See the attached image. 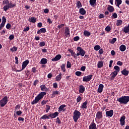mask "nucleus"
<instances>
[{
    "label": "nucleus",
    "instance_id": "f704fd0d",
    "mask_svg": "<svg viewBox=\"0 0 129 129\" xmlns=\"http://www.w3.org/2000/svg\"><path fill=\"white\" fill-rule=\"evenodd\" d=\"M60 94V92L59 91H55L52 92L51 96H52V97H55V96L56 95H59Z\"/></svg>",
    "mask_w": 129,
    "mask_h": 129
},
{
    "label": "nucleus",
    "instance_id": "864d4df0",
    "mask_svg": "<svg viewBox=\"0 0 129 129\" xmlns=\"http://www.w3.org/2000/svg\"><path fill=\"white\" fill-rule=\"evenodd\" d=\"M45 45H46V43H45V42H44V41L41 42L39 43V46H40V47L44 46Z\"/></svg>",
    "mask_w": 129,
    "mask_h": 129
},
{
    "label": "nucleus",
    "instance_id": "2f4dec72",
    "mask_svg": "<svg viewBox=\"0 0 129 129\" xmlns=\"http://www.w3.org/2000/svg\"><path fill=\"white\" fill-rule=\"evenodd\" d=\"M46 32V30L45 28H41L37 31V34H40L42 33H45Z\"/></svg>",
    "mask_w": 129,
    "mask_h": 129
},
{
    "label": "nucleus",
    "instance_id": "de8ad7c7",
    "mask_svg": "<svg viewBox=\"0 0 129 129\" xmlns=\"http://www.w3.org/2000/svg\"><path fill=\"white\" fill-rule=\"evenodd\" d=\"M9 3L10 2H9V0H4V1H3V5L8 6L9 5Z\"/></svg>",
    "mask_w": 129,
    "mask_h": 129
},
{
    "label": "nucleus",
    "instance_id": "a211bd4d",
    "mask_svg": "<svg viewBox=\"0 0 129 129\" xmlns=\"http://www.w3.org/2000/svg\"><path fill=\"white\" fill-rule=\"evenodd\" d=\"M103 117L102 112L98 111L96 113V118L97 119H101Z\"/></svg>",
    "mask_w": 129,
    "mask_h": 129
},
{
    "label": "nucleus",
    "instance_id": "393cba45",
    "mask_svg": "<svg viewBox=\"0 0 129 129\" xmlns=\"http://www.w3.org/2000/svg\"><path fill=\"white\" fill-rule=\"evenodd\" d=\"M66 107V105L64 104L61 105L58 108V112H61L62 110L63 111H66V109H64Z\"/></svg>",
    "mask_w": 129,
    "mask_h": 129
},
{
    "label": "nucleus",
    "instance_id": "6e6d98bb",
    "mask_svg": "<svg viewBox=\"0 0 129 129\" xmlns=\"http://www.w3.org/2000/svg\"><path fill=\"white\" fill-rule=\"evenodd\" d=\"M55 122L58 123V124H61V121L60 120L59 117L56 118V120Z\"/></svg>",
    "mask_w": 129,
    "mask_h": 129
},
{
    "label": "nucleus",
    "instance_id": "f3484780",
    "mask_svg": "<svg viewBox=\"0 0 129 129\" xmlns=\"http://www.w3.org/2000/svg\"><path fill=\"white\" fill-rule=\"evenodd\" d=\"M122 0H115V6L120 8V5L122 4Z\"/></svg>",
    "mask_w": 129,
    "mask_h": 129
},
{
    "label": "nucleus",
    "instance_id": "4468645a",
    "mask_svg": "<svg viewBox=\"0 0 129 129\" xmlns=\"http://www.w3.org/2000/svg\"><path fill=\"white\" fill-rule=\"evenodd\" d=\"M64 35L67 37L70 36V29L69 27H66L64 31Z\"/></svg>",
    "mask_w": 129,
    "mask_h": 129
},
{
    "label": "nucleus",
    "instance_id": "bf43d9fd",
    "mask_svg": "<svg viewBox=\"0 0 129 129\" xmlns=\"http://www.w3.org/2000/svg\"><path fill=\"white\" fill-rule=\"evenodd\" d=\"M53 87L55 89L57 88L58 87V84L57 83H54L53 84Z\"/></svg>",
    "mask_w": 129,
    "mask_h": 129
},
{
    "label": "nucleus",
    "instance_id": "58836bf2",
    "mask_svg": "<svg viewBox=\"0 0 129 129\" xmlns=\"http://www.w3.org/2000/svg\"><path fill=\"white\" fill-rule=\"evenodd\" d=\"M123 23V21L121 20H118L117 21V22H116V26H121Z\"/></svg>",
    "mask_w": 129,
    "mask_h": 129
},
{
    "label": "nucleus",
    "instance_id": "774afa93",
    "mask_svg": "<svg viewBox=\"0 0 129 129\" xmlns=\"http://www.w3.org/2000/svg\"><path fill=\"white\" fill-rule=\"evenodd\" d=\"M11 27V25L9 23L7 24V25H6V28H7V29H10Z\"/></svg>",
    "mask_w": 129,
    "mask_h": 129
},
{
    "label": "nucleus",
    "instance_id": "338daca9",
    "mask_svg": "<svg viewBox=\"0 0 129 129\" xmlns=\"http://www.w3.org/2000/svg\"><path fill=\"white\" fill-rule=\"evenodd\" d=\"M117 64L118 66H121L123 65V62H121V61H117Z\"/></svg>",
    "mask_w": 129,
    "mask_h": 129
},
{
    "label": "nucleus",
    "instance_id": "7ed1b4c3",
    "mask_svg": "<svg viewBox=\"0 0 129 129\" xmlns=\"http://www.w3.org/2000/svg\"><path fill=\"white\" fill-rule=\"evenodd\" d=\"M74 116H73V119L75 122H77L78 119L80 117L81 113L77 110H75L73 113Z\"/></svg>",
    "mask_w": 129,
    "mask_h": 129
},
{
    "label": "nucleus",
    "instance_id": "f8f14e48",
    "mask_svg": "<svg viewBox=\"0 0 129 129\" xmlns=\"http://www.w3.org/2000/svg\"><path fill=\"white\" fill-rule=\"evenodd\" d=\"M61 55H60V54H58V55H56L54 58H52L51 59V60L52 61H58L59 60H60L61 58Z\"/></svg>",
    "mask_w": 129,
    "mask_h": 129
},
{
    "label": "nucleus",
    "instance_id": "3c124183",
    "mask_svg": "<svg viewBox=\"0 0 129 129\" xmlns=\"http://www.w3.org/2000/svg\"><path fill=\"white\" fill-rule=\"evenodd\" d=\"M105 31H106V32H109L111 31V27H110L107 26V27L105 28Z\"/></svg>",
    "mask_w": 129,
    "mask_h": 129
},
{
    "label": "nucleus",
    "instance_id": "4d7b16f0",
    "mask_svg": "<svg viewBox=\"0 0 129 129\" xmlns=\"http://www.w3.org/2000/svg\"><path fill=\"white\" fill-rule=\"evenodd\" d=\"M80 38L79 36H76V37H75L73 39L75 41H78L80 40Z\"/></svg>",
    "mask_w": 129,
    "mask_h": 129
},
{
    "label": "nucleus",
    "instance_id": "cd10ccee",
    "mask_svg": "<svg viewBox=\"0 0 129 129\" xmlns=\"http://www.w3.org/2000/svg\"><path fill=\"white\" fill-rule=\"evenodd\" d=\"M97 0H90L89 3L91 6L95 7L96 5Z\"/></svg>",
    "mask_w": 129,
    "mask_h": 129
},
{
    "label": "nucleus",
    "instance_id": "dca6fc26",
    "mask_svg": "<svg viewBox=\"0 0 129 129\" xmlns=\"http://www.w3.org/2000/svg\"><path fill=\"white\" fill-rule=\"evenodd\" d=\"M104 85L103 84H100L98 87V89L97 90V92L99 93H101L103 92L104 89Z\"/></svg>",
    "mask_w": 129,
    "mask_h": 129
},
{
    "label": "nucleus",
    "instance_id": "13d9d810",
    "mask_svg": "<svg viewBox=\"0 0 129 129\" xmlns=\"http://www.w3.org/2000/svg\"><path fill=\"white\" fill-rule=\"evenodd\" d=\"M15 38V36L14 35H11L9 36V39L10 40H13Z\"/></svg>",
    "mask_w": 129,
    "mask_h": 129
},
{
    "label": "nucleus",
    "instance_id": "5fc2aeb1",
    "mask_svg": "<svg viewBox=\"0 0 129 129\" xmlns=\"http://www.w3.org/2000/svg\"><path fill=\"white\" fill-rule=\"evenodd\" d=\"M82 97H81L80 96H78V97L76 99L77 102L78 103L80 102L82 100Z\"/></svg>",
    "mask_w": 129,
    "mask_h": 129
},
{
    "label": "nucleus",
    "instance_id": "20e7f679",
    "mask_svg": "<svg viewBox=\"0 0 129 129\" xmlns=\"http://www.w3.org/2000/svg\"><path fill=\"white\" fill-rule=\"evenodd\" d=\"M16 6V4H13L12 2H9L8 5H5L4 7H3V9H4L5 11H7L9 9H12L15 8Z\"/></svg>",
    "mask_w": 129,
    "mask_h": 129
},
{
    "label": "nucleus",
    "instance_id": "0eeeda50",
    "mask_svg": "<svg viewBox=\"0 0 129 129\" xmlns=\"http://www.w3.org/2000/svg\"><path fill=\"white\" fill-rule=\"evenodd\" d=\"M93 77V75L85 76L83 78V82H88L89 81H90L92 80Z\"/></svg>",
    "mask_w": 129,
    "mask_h": 129
},
{
    "label": "nucleus",
    "instance_id": "c9c22d12",
    "mask_svg": "<svg viewBox=\"0 0 129 129\" xmlns=\"http://www.w3.org/2000/svg\"><path fill=\"white\" fill-rule=\"evenodd\" d=\"M29 22L35 23L36 22V19L34 17H31L30 19L28 20Z\"/></svg>",
    "mask_w": 129,
    "mask_h": 129
},
{
    "label": "nucleus",
    "instance_id": "7c9ffc66",
    "mask_svg": "<svg viewBox=\"0 0 129 129\" xmlns=\"http://www.w3.org/2000/svg\"><path fill=\"white\" fill-rule=\"evenodd\" d=\"M68 51L71 53V55L72 56H74L75 58H76V54L75 52H74L73 50H72L71 49H68Z\"/></svg>",
    "mask_w": 129,
    "mask_h": 129
},
{
    "label": "nucleus",
    "instance_id": "ea45409f",
    "mask_svg": "<svg viewBox=\"0 0 129 129\" xmlns=\"http://www.w3.org/2000/svg\"><path fill=\"white\" fill-rule=\"evenodd\" d=\"M49 117L50 116L49 115H47V114H45L43 115L42 117H41L40 119H49Z\"/></svg>",
    "mask_w": 129,
    "mask_h": 129
},
{
    "label": "nucleus",
    "instance_id": "b1692460",
    "mask_svg": "<svg viewBox=\"0 0 129 129\" xmlns=\"http://www.w3.org/2000/svg\"><path fill=\"white\" fill-rule=\"evenodd\" d=\"M87 104H88V101L87 100H86L82 104V106H81V108L82 109H87V107H88V106H87Z\"/></svg>",
    "mask_w": 129,
    "mask_h": 129
},
{
    "label": "nucleus",
    "instance_id": "09e8293b",
    "mask_svg": "<svg viewBox=\"0 0 129 129\" xmlns=\"http://www.w3.org/2000/svg\"><path fill=\"white\" fill-rule=\"evenodd\" d=\"M72 67V64L70 61H68L67 64V68H71Z\"/></svg>",
    "mask_w": 129,
    "mask_h": 129
},
{
    "label": "nucleus",
    "instance_id": "f257e3e1",
    "mask_svg": "<svg viewBox=\"0 0 129 129\" xmlns=\"http://www.w3.org/2000/svg\"><path fill=\"white\" fill-rule=\"evenodd\" d=\"M46 93L45 92H41L36 97H35L34 100L31 102V104L34 105L38 103L44 96L46 95Z\"/></svg>",
    "mask_w": 129,
    "mask_h": 129
},
{
    "label": "nucleus",
    "instance_id": "aec40b11",
    "mask_svg": "<svg viewBox=\"0 0 129 129\" xmlns=\"http://www.w3.org/2000/svg\"><path fill=\"white\" fill-rule=\"evenodd\" d=\"M79 13L84 16V15H85L86 14V11L85 10V9H84V8H80L79 9Z\"/></svg>",
    "mask_w": 129,
    "mask_h": 129
},
{
    "label": "nucleus",
    "instance_id": "39448f33",
    "mask_svg": "<svg viewBox=\"0 0 129 129\" xmlns=\"http://www.w3.org/2000/svg\"><path fill=\"white\" fill-rule=\"evenodd\" d=\"M8 102V98L7 96L4 97L3 99L0 100V106L1 107H4Z\"/></svg>",
    "mask_w": 129,
    "mask_h": 129
},
{
    "label": "nucleus",
    "instance_id": "49530a36",
    "mask_svg": "<svg viewBox=\"0 0 129 129\" xmlns=\"http://www.w3.org/2000/svg\"><path fill=\"white\" fill-rule=\"evenodd\" d=\"M50 110V106L48 105H46V112L47 113L49 112V111Z\"/></svg>",
    "mask_w": 129,
    "mask_h": 129
},
{
    "label": "nucleus",
    "instance_id": "1a4fd4ad",
    "mask_svg": "<svg viewBox=\"0 0 129 129\" xmlns=\"http://www.w3.org/2000/svg\"><path fill=\"white\" fill-rule=\"evenodd\" d=\"M114 114V111L113 110L111 109L109 111H106V117H111L113 116Z\"/></svg>",
    "mask_w": 129,
    "mask_h": 129
},
{
    "label": "nucleus",
    "instance_id": "c756f323",
    "mask_svg": "<svg viewBox=\"0 0 129 129\" xmlns=\"http://www.w3.org/2000/svg\"><path fill=\"white\" fill-rule=\"evenodd\" d=\"M22 114V111H20V110L17 111H16V114L14 113L13 116H14V118H17V115L20 116Z\"/></svg>",
    "mask_w": 129,
    "mask_h": 129
},
{
    "label": "nucleus",
    "instance_id": "412c9836",
    "mask_svg": "<svg viewBox=\"0 0 129 129\" xmlns=\"http://www.w3.org/2000/svg\"><path fill=\"white\" fill-rule=\"evenodd\" d=\"M107 10L109 12V13H112L114 11L115 9L113 6H111V5H108Z\"/></svg>",
    "mask_w": 129,
    "mask_h": 129
},
{
    "label": "nucleus",
    "instance_id": "e433bc0d",
    "mask_svg": "<svg viewBox=\"0 0 129 129\" xmlns=\"http://www.w3.org/2000/svg\"><path fill=\"white\" fill-rule=\"evenodd\" d=\"M76 6L78 9H80V8L82 7V4L80 1H77L76 3Z\"/></svg>",
    "mask_w": 129,
    "mask_h": 129
},
{
    "label": "nucleus",
    "instance_id": "6ab92c4d",
    "mask_svg": "<svg viewBox=\"0 0 129 129\" xmlns=\"http://www.w3.org/2000/svg\"><path fill=\"white\" fill-rule=\"evenodd\" d=\"M117 75L118 73L115 71H114L113 72L111 73V74H110V75L111 76V80H113Z\"/></svg>",
    "mask_w": 129,
    "mask_h": 129
},
{
    "label": "nucleus",
    "instance_id": "0e129e2a",
    "mask_svg": "<svg viewBox=\"0 0 129 129\" xmlns=\"http://www.w3.org/2000/svg\"><path fill=\"white\" fill-rule=\"evenodd\" d=\"M38 82H39V80H36L34 81V82H33V85H34V86H36L37 84L38 83Z\"/></svg>",
    "mask_w": 129,
    "mask_h": 129
},
{
    "label": "nucleus",
    "instance_id": "6e6552de",
    "mask_svg": "<svg viewBox=\"0 0 129 129\" xmlns=\"http://www.w3.org/2000/svg\"><path fill=\"white\" fill-rule=\"evenodd\" d=\"M77 50H78V51L79 52L80 55H81L82 56H84L86 54L85 51L82 48V47H78Z\"/></svg>",
    "mask_w": 129,
    "mask_h": 129
},
{
    "label": "nucleus",
    "instance_id": "9d476101",
    "mask_svg": "<svg viewBox=\"0 0 129 129\" xmlns=\"http://www.w3.org/2000/svg\"><path fill=\"white\" fill-rule=\"evenodd\" d=\"M125 119H126V117L125 116H124L123 115L122 116H121L120 117V124L121 125V126H123L125 125Z\"/></svg>",
    "mask_w": 129,
    "mask_h": 129
},
{
    "label": "nucleus",
    "instance_id": "72a5a7b5",
    "mask_svg": "<svg viewBox=\"0 0 129 129\" xmlns=\"http://www.w3.org/2000/svg\"><path fill=\"white\" fill-rule=\"evenodd\" d=\"M66 64H62L60 66L61 70L63 72H66Z\"/></svg>",
    "mask_w": 129,
    "mask_h": 129
},
{
    "label": "nucleus",
    "instance_id": "473e14b6",
    "mask_svg": "<svg viewBox=\"0 0 129 129\" xmlns=\"http://www.w3.org/2000/svg\"><path fill=\"white\" fill-rule=\"evenodd\" d=\"M126 47L125 45H121L120 47H119V50L122 51V52H124V51L126 50Z\"/></svg>",
    "mask_w": 129,
    "mask_h": 129
},
{
    "label": "nucleus",
    "instance_id": "052dcab7",
    "mask_svg": "<svg viewBox=\"0 0 129 129\" xmlns=\"http://www.w3.org/2000/svg\"><path fill=\"white\" fill-rule=\"evenodd\" d=\"M63 26H64V24H62L61 25H58L57 26V28L60 29V28H62Z\"/></svg>",
    "mask_w": 129,
    "mask_h": 129
},
{
    "label": "nucleus",
    "instance_id": "f03ea898",
    "mask_svg": "<svg viewBox=\"0 0 129 129\" xmlns=\"http://www.w3.org/2000/svg\"><path fill=\"white\" fill-rule=\"evenodd\" d=\"M117 101L120 104H127L129 102V96H122L117 98Z\"/></svg>",
    "mask_w": 129,
    "mask_h": 129
},
{
    "label": "nucleus",
    "instance_id": "4be33fe9",
    "mask_svg": "<svg viewBox=\"0 0 129 129\" xmlns=\"http://www.w3.org/2000/svg\"><path fill=\"white\" fill-rule=\"evenodd\" d=\"M121 74L124 76H127L129 75V71L126 70V69H124L121 72Z\"/></svg>",
    "mask_w": 129,
    "mask_h": 129
},
{
    "label": "nucleus",
    "instance_id": "5701e85b",
    "mask_svg": "<svg viewBox=\"0 0 129 129\" xmlns=\"http://www.w3.org/2000/svg\"><path fill=\"white\" fill-rule=\"evenodd\" d=\"M85 91V87L83 85H80L79 86V92L80 93H83Z\"/></svg>",
    "mask_w": 129,
    "mask_h": 129
},
{
    "label": "nucleus",
    "instance_id": "79ce46f5",
    "mask_svg": "<svg viewBox=\"0 0 129 129\" xmlns=\"http://www.w3.org/2000/svg\"><path fill=\"white\" fill-rule=\"evenodd\" d=\"M100 49H101V46L99 45H96L94 47V49L95 51H98V50H100Z\"/></svg>",
    "mask_w": 129,
    "mask_h": 129
},
{
    "label": "nucleus",
    "instance_id": "ddd939ff",
    "mask_svg": "<svg viewBox=\"0 0 129 129\" xmlns=\"http://www.w3.org/2000/svg\"><path fill=\"white\" fill-rule=\"evenodd\" d=\"M59 113L58 112H55L53 113H51L49 115V116L51 117V118H54L56 116H58Z\"/></svg>",
    "mask_w": 129,
    "mask_h": 129
},
{
    "label": "nucleus",
    "instance_id": "8fccbe9b",
    "mask_svg": "<svg viewBox=\"0 0 129 129\" xmlns=\"http://www.w3.org/2000/svg\"><path fill=\"white\" fill-rule=\"evenodd\" d=\"M117 41V39L116 38H113L110 41V43L111 44H114Z\"/></svg>",
    "mask_w": 129,
    "mask_h": 129
},
{
    "label": "nucleus",
    "instance_id": "e2e57ef3",
    "mask_svg": "<svg viewBox=\"0 0 129 129\" xmlns=\"http://www.w3.org/2000/svg\"><path fill=\"white\" fill-rule=\"evenodd\" d=\"M118 17L117 14L116 13H114L112 16V17H113L114 19H116Z\"/></svg>",
    "mask_w": 129,
    "mask_h": 129
},
{
    "label": "nucleus",
    "instance_id": "2eb2a0df",
    "mask_svg": "<svg viewBox=\"0 0 129 129\" xmlns=\"http://www.w3.org/2000/svg\"><path fill=\"white\" fill-rule=\"evenodd\" d=\"M89 129H97L96 123L94 122H91L89 126Z\"/></svg>",
    "mask_w": 129,
    "mask_h": 129
},
{
    "label": "nucleus",
    "instance_id": "c03bdc74",
    "mask_svg": "<svg viewBox=\"0 0 129 129\" xmlns=\"http://www.w3.org/2000/svg\"><path fill=\"white\" fill-rule=\"evenodd\" d=\"M123 32L125 33H129V29L127 27H124Z\"/></svg>",
    "mask_w": 129,
    "mask_h": 129
},
{
    "label": "nucleus",
    "instance_id": "37998d69",
    "mask_svg": "<svg viewBox=\"0 0 129 129\" xmlns=\"http://www.w3.org/2000/svg\"><path fill=\"white\" fill-rule=\"evenodd\" d=\"M62 79V77L58 75L55 77V81H60Z\"/></svg>",
    "mask_w": 129,
    "mask_h": 129
},
{
    "label": "nucleus",
    "instance_id": "a878e982",
    "mask_svg": "<svg viewBox=\"0 0 129 129\" xmlns=\"http://www.w3.org/2000/svg\"><path fill=\"white\" fill-rule=\"evenodd\" d=\"M104 62L102 60L99 61L97 63V68L99 69L102 68L103 67Z\"/></svg>",
    "mask_w": 129,
    "mask_h": 129
},
{
    "label": "nucleus",
    "instance_id": "a18cd8bd",
    "mask_svg": "<svg viewBox=\"0 0 129 129\" xmlns=\"http://www.w3.org/2000/svg\"><path fill=\"white\" fill-rule=\"evenodd\" d=\"M17 49H18V48L16 46H14L13 48H10V51L12 52H15L17 51Z\"/></svg>",
    "mask_w": 129,
    "mask_h": 129
},
{
    "label": "nucleus",
    "instance_id": "4c0bfd02",
    "mask_svg": "<svg viewBox=\"0 0 129 129\" xmlns=\"http://www.w3.org/2000/svg\"><path fill=\"white\" fill-rule=\"evenodd\" d=\"M91 33L90 32L87 31H84V35L86 36V37H89L91 35Z\"/></svg>",
    "mask_w": 129,
    "mask_h": 129
},
{
    "label": "nucleus",
    "instance_id": "c85d7f7f",
    "mask_svg": "<svg viewBox=\"0 0 129 129\" xmlns=\"http://www.w3.org/2000/svg\"><path fill=\"white\" fill-rule=\"evenodd\" d=\"M48 62V60L46 58H43L40 60V64H46Z\"/></svg>",
    "mask_w": 129,
    "mask_h": 129
},
{
    "label": "nucleus",
    "instance_id": "a19ab883",
    "mask_svg": "<svg viewBox=\"0 0 129 129\" xmlns=\"http://www.w3.org/2000/svg\"><path fill=\"white\" fill-rule=\"evenodd\" d=\"M114 69L116 71L115 72H117V73L120 72V69L118 66H115L114 67Z\"/></svg>",
    "mask_w": 129,
    "mask_h": 129
},
{
    "label": "nucleus",
    "instance_id": "603ef678",
    "mask_svg": "<svg viewBox=\"0 0 129 129\" xmlns=\"http://www.w3.org/2000/svg\"><path fill=\"white\" fill-rule=\"evenodd\" d=\"M82 72L80 71H77L75 73V75L77 76H80L82 75Z\"/></svg>",
    "mask_w": 129,
    "mask_h": 129
},
{
    "label": "nucleus",
    "instance_id": "9b49d317",
    "mask_svg": "<svg viewBox=\"0 0 129 129\" xmlns=\"http://www.w3.org/2000/svg\"><path fill=\"white\" fill-rule=\"evenodd\" d=\"M6 22V18L4 16H3V17H2V23L0 24V30H1L3 29V28L4 27Z\"/></svg>",
    "mask_w": 129,
    "mask_h": 129
},
{
    "label": "nucleus",
    "instance_id": "69168bd1",
    "mask_svg": "<svg viewBox=\"0 0 129 129\" xmlns=\"http://www.w3.org/2000/svg\"><path fill=\"white\" fill-rule=\"evenodd\" d=\"M20 107H21V106L20 105L18 104L15 106V109L16 110H18L19 109H20Z\"/></svg>",
    "mask_w": 129,
    "mask_h": 129
},
{
    "label": "nucleus",
    "instance_id": "bb28decb",
    "mask_svg": "<svg viewBox=\"0 0 129 129\" xmlns=\"http://www.w3.org/2000/svg\"><path fill=\"white\" fill-rule=\"evenodd\" d=\"M40 88L41 89V90L42 91H48V88H47V87H46V86L45 85H42L40 86Z\"/></svg>",
    "mask_w": 129,
    "mask_h": 129
},
{
    "label": "nucleus",
    "instance_id": "680f3d73",
    "mask_svg": "<svg viewBox=\"0 0 129 129\" xmlns=\"http://www.w3.org/2000/svg\"><path fill=\"white\" fill-rule=\"evenodd\" d=\"M105 17V16H104V15L103 14H100L99 15V16H98V18L101 19H103Z\"/></svg>",
    "mask_w": 129,
    "mask_h": 129
},
{
    "label": "nucleus",
    "instance_id": "423d86ee",
    "mask_svg": "<svg viewBox=\"0 0 129 129\" xmlns=\"http://www.w3.org/2000/svg\"><path fill=\"white\" fill-rule=\"evenodd\" d=\"M29 63V60H26L25 61L23 62L22 64V69L20 70L17 71V72H20L22 71L24 69L26 68V67L27 66Z\"/></svg>",
    "mask_w": 129,
    "mask_h": 129
}]
</instances>
